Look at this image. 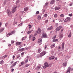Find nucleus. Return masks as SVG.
<instances>
[{
	"label": "nucleus",
	"mask_w": 73,
	"mask_h": 73,
	"mask_svg": "<svg viewBox=\"0 0 73 73\" xmlns=\"http://www.w3.org/2000/svg\"><path fill=\"white\" fill-rule=\"evenodd\" d=\"M30 64H27L25 66V67H28V66H30Z\"/></svg>",
	"instance_id": "37"
},
{
	"label": "nucleus",
	"mask_w": 73,
	"mask_h": 73,
	"mask_svg": "<svg viewBox=\"0 0 73 73\" xmlns=\"http://www.w3.org/2000/svg\"><path fill=\"white\" fill-rule=\"evenodd\" d=\"M28 61V60L27 59V60H26L25 61V62H27Z\"/></svg>",
	"instance_id": "58"
},
{
	"label": "nucleus",
	"mask_w": 73,
	"mask_h": 73,
	"mask_svg": "<svg viewBox=\"0 0 73 73\" xmlns=\"http://www.w3.org/2000/svg\"><path fill=\"white\" fill-rule=\"evenodd\" d=\"M24 53H25V52H23L21 54V56L24 55Z\"/></svg>",
	"instance_id": "46"
},
{
	"label": "nucleus",
	"mask_w": 73,
	"mask_h": 73,
	"mask_svg": "<svg viewBox=\"0 0 73 73\" xmlns=\"http://www.w3.org/2000/svg\"><path fill=\"white\" fill-rule=\"evenodd\" d=\"M18 50L20 51V52H23L24 51V50H26V49H25V48H23L20 49Z\"/></svg>",
	"instance_id": "7"
},
{
	"label": "nucleus",
	"mask_w": 73,
	"mask_h": 73,
	"mask_svg": "<svg viewBox=\"0 0 73 73\" xmlns=\"http://www.w3.org/2000/svg\"><path fill=\"white\" fill-rule=\"evenodd\" d=\"M58 21L59 22H62V20H61V19H59Z\"/></svg>",
	"instance_id": "40"
},
{
	"label": "nucleus",
	"mask_w": 73,
	"mask_h": 73,
	"mask_svg": "<svg viewBox=\"0 0 73 73\" xmlns=\"http://www.w3.org/2000/svg\"><path fill=\"white\" fill-rule=\"evenodd\" d=\"M54 3V0H52L50 2V4H53Z\"/></svg>",
	"instance_id": "21"
},
{
	"label": "nucleus",
	"mask_w": 73,
	"mask_h": 73,
	"mask_svg": "<svg viewBox=\"0 0 73 73\" xmlns=\"http://www.w3.org/2000/svg\"><path fill=\"white\" fill-rule=\"evenodd\" d=\"M44 65H45L46 67H49L50 66V64H48V63H44Z\"/></svg>",
	"instance_id": "10"
},
{
	"label": "nucleus",
	"mask_w": 73,
	"mask_h": 73,
	"mask_svg": "<svg viewBox=\"0 0 73 73\" xmlns=\"http://www.w3.org/2000/svg\"><path fill=\"white\" fill-rule=\"evenodd\" d=\"M41 52V49L40 48H39L38 50V52L40 53Z\"/></svg>",
	"instance_id": "30"
},
{
	"label": "nucleus",
	"mask_w": 73,
	"mask_h": 73,
	"mask_svg": "<svg viewBox=\"0 0 73 73\" xmlns=\"http://www.w3.org/2000/svg\"><path fill=\"white\" fill-rule=\"evenodd\" d=\"M27 34H29L30 33H31V31H29L27 32Z\"/></svg>",
	"instance_id": "45"
},
{
	"label": "nucleus",
	"mask_w": 73,
	"mask_h": 73,
	"mask_svg": "<svg viewBox=\"0 0 73 73\" xmlns=\"http://www.w3.org/2000/svg\"><path fill=\"white\" fill-rule=\"evenodd\" d=\"M70 69H71V68L70 67L68 68L66 72V73H68V72H70Z\"/></svg>",
	"instance_id": "12"
},
{
	"label": "nucleus",
	"mask_w": 73,
	"mask_h": 73,
	"mask_svg": "<svg viewBox=\"0 0 73 73\" xmlns=\"http://www.w3.org/2000/svg\"><path fill=\"white\" fill-rule=\"evenodd\" d=\"M44 17H47L48 16V14H45L44 15Z\"/></svg>",
	"instance_id": "39"
},
{
	"label": "nucleus",
	"mask_w": 73,
	"mask_h": 73,
	"mask_svg": "<svg viewBox=\"0 0 73 73\" xmlns=\"http://www.w3.org/2000/svg\"><path fill=\"white\" fill-rule=\"evenodd\" d=\"M17 63V62H14L13 64L12 65V66H15L16 65V64Z\"/></svg>",
	"instance_id": "17"
},
{
	"label": "nucleus",
	"mask_w": 73,
	"mask_h": 73,
	"mask_svg": "<svg viewBox=\"0 0 73 73\" xmlns=\"http://www.w3.org/2000/svg\"><path fill=\"white\" fill-rule=\"evenodd\" d=\"M54 46H55V44H52L51 46V48H54Z\"/></svg>",
	"instance_id": "29"
},
{
	"label": "nucleus",
	"mask_w": 73,
	"mask_h": 73,
	"mask_svg": "<svg viewBox=\"0 0 73 73\" xmlns=\"http://www.w3.org/2000/svg\"><path fill=\"white\" fill-rule=\"evenodd\" d=\"M23 46L22 45H20V46L19 47V48H21Z\"/></svg>",
	"instance_id": "54"
},
{
	"label": "nucleus",
	"mask_w": 73,
	"mask_h": 73,
	"mask_svg": "<svg viewBox=\"0 0 73 73\" xmlns=\"http://www.w3.org/2000/svg\"><path fill=\"white\" fill-rule=\"evenodd\" d=\"M20 55L17 56V58H20Z\"/></svg>",
	"instance_id": "63"
},
{
	"label": "nucleus",
	"mask_w": 73,
	"mask_h": 73,
	"mask_svg": "<svg viewBox=\"0 0 73 73\" xmlns=\"http://www.w3.org/2000/svg\"><path fill=\"white\" fill-rule=\"evenodd\" d=\"M29 29H30V28H31V27H32V26L31 25H29Z\"/></svg>",
	"instance_id": "53"
},
{
	"label": "nucleus",
	"mask_w": 73,
	"mask_h": 73,
	"mask_svg": "<svg viewBox=\"0 0 73 73\" xmlns=\"http://www.w3.org/2000/svg\"><path fill=\"white\" fill-rule=\"evenodd\" d=\"M4 62L3 60H2L0 62V64H3Z\"/></svg>",
	"instance_id": "33"
},
{
	"label": "nucleus",
	"mask_w": 73,
	"mask_h": 73,
	"mask_svg": "<svg viewBox=\"0 0 73 73\" xmlns=\"http://www.w3.org/2000/svg\"><path fill=\"white\" fill-rule=\"evenodd\" d=\"M53 59H54V57L53 56H52L49 58V60H53Z\"/></svg>",
	"instance_id": "13"
},
{
	"label": "nucleus",
	"mask_w": 73,
	"mask_h": 73,
	"mask_svg": "<svg viewBox=\"0 0 73 73\" xmlns=\"http://www.w3.org/2000/svg\"><path fill=\"white\" fill-rule=\"evenodd\" d=\"M38 34H40L41 33V29L40 28H39L38 29Z\"/></svg>",
	"instance_id": "25"
},
{
	"label": "nucleus",
	"mask_w": 73,
	"mask_h": 73,
	"mask_svg": "<svg viewBox=\"0 0 73 73\" xmlns=\"http://www.w3.org/2000/svg\"><path fill=\"white\" fill-rule=\"evenodd\" d=\"M1 25H2L1 22H0V27H1Z\"/></svg>",
	"instance_id": "59"
},
{
	"label": "nucleus",
	"mask_w": 73,
	"mask_h": 73,
	"mask_svg": "<svg viewBox=\"0 0 73 73\" xmlns=\"http://www.w3.org/2000/svg\"><path fill=\"white\" fill-rule=\"evenodd\" d=\"M17 8V7L16 6L15 7H14L12 10V13H14V12H15L16 11V9Z\"/></svg>",
	"instance_id": "3"
},
{
	"label": "nucleus",
	"mask_w": 73,
	"mask_h": 73,
	"mask_svg": "<svg viewBox=\"0 0 73 73\" xmlns=\"http://www.w3.org/2000/svg\"><path fill=\"white\" fill-rule=\"evenodd\" d=\"M72 5H73V3H70V6H72Z\"/></svg>",
	"instance_id": "60"
},
{
	"label": "nucleus",
	"mask_w": 73,
	"mask_h": 73,
	"mask_svg": "<svg viewBox=\"0 0 73 73\" xmlns=\"http://www.w3.org/2000/svg\"><path fill=\"white\" fill-rule=\"evenodd\" d=\"M64 45H65V43H63L62 45V49H63V50L64 49Z\"/></svg>",
	"instance_id": "18"
},
{
	"label": "nucleus",
	"mask_w": 73,
	"mask_h": 73,
	"mask_svg": "<svg viewBox=\"0 0 73 73\" xmlns=\"http://www.w3.org/2000/svg\"><path fill=\"white\" fill-rule=\"evenodd\" d=\"M11 33H12V34H14V33H15V31H13L11 32Z\"/></svg>",
	"instance_id": "43"
},
{
	"label": "nucleus",
	"mask_w": 73,
	"mask_h": 73,
	"mask_svg": "<svg viewBox=\"0 0 73 73\" xmlns=\"http://www.w3.org/2000/svg\"><path fill=\"white\" fill-rule=\"evenodd\" d=\"M10 35H12V33H9L7 35V37H9V36H10Z\"/></svg>",
	"instance_id": "32"
},
{
	"label": "nucleus",
	"mask_w": 73,
	"mask_h": 73,
	"mask_svg": "<svg viewBox=\"0 0 73 73\" xmlns=\"http://www.w3.org/2000/svg\"><path fill=\"white\" fill-rule=\"evenodd\" d=\"M41 68V65L40 64H39L37 66L36 69L37 70H39Z\"/></svg>",
	"instance_id": "6"
},
{
	"label": "nucleus",
	"mask_w": 73,
	"mask_h": 73,
	"mask_svg": "<svg viewBox=\"0 0 73 73\" xmlns=\"http://www.w3.org/2000/svg\"><path fill=\"white\" fill-rule=\"evenodd\" d=\"M37 19H38L39 20H40L41 19V16H38V17H37Z\"/></svg>",
	"instance_id": "24"
},
{
	"label": "nucleus",
	"mask_w": 73,
	"mask_h": 73,
	"mask_svg": "<svg viewBox=\"0 0 73 73\" xmlns=\"http://www.w3.org/2000/svg\"><path fill=\"white\" fill-rule=\"evenodd\" d=\"M47 46H48L47 45H45V46L44 49H46V48H47Z\"/></svg>",
	"instance_id": "51"
},
{
	"label": "nucleus",
	"mask_w": 73,
	"mask_h": 73,
	"mask_svg": "<svg viewBox=\"0 0 73 73\" xmlns=\"http://www.w3.org/2000/svg\"><path fill=\"white\" fill-rule=\"evenodd\" d=\"M57 35H55L53 38L52 39H54V38H56V36Z\"/></svg>",
	"instance_id": "44"
},
{
	"label": "nucleus",
	"mask_w": 73,
	"mask_h": 73,
	"mask_svg": "<svg viewBox=\"0 0 73 73\" xmlns=\"http://www.w3.org/2000/svg\"><path fill=\"white\" fill-rule=\"evenodd\" d=\"M60 9V7H55V11H57V10H58Z\"/></svg>",
	"instance_id": "14"
},
{
	"label": "nucleus",
	"mask_w": 73,
	"mask_h": 73,
	"mask_svg": "<svg viewBox=\"0 0 73 73\" xmlns=\"http://www.w3.org/2000/svg\"><path fill=\"white\" fill-rule=\"evenodd\" d=\"M7 57V55H6L3 56V57H4V58H5V57Z\"/></svg>",
	"instance_id": "55"
},
{
	"label": "nucleus",
	"mask_w": 73,
	"mask_h": 73,
	"mask_svg": "<svg viewBox=\"0 0 73 73\" xmlns=\"http://www.w3.org/2000/svg\"><path fill=\"white\" fill-rule=\"evenodd\" d=\"M14 70V69L13 68L11 69V72H13Z\"/></svg>",
	"instance_id": "64"
},
{
	"label": "nucleus",
	"mask_w": 73,
	"mask_h": 73,
	"mask_svg": "<svg viewBox=\"0 0 73 73\" xmlns=\"http://www.w3.org/2000/svg\"><path fill=\"white\" fill-rule=\"evenodd\" d=\"M19 3V0H18L16 1V4H17V3Z\"/></svg>",
	"instance_id": "50"
},
{
	"label": "nucleus",
	"mask_w": 73,
	"mask_h": 73,
	"mask_svg": "<svg viewBox=\"0 0 73 73\" xmlns=\"http://www.w3.org/2000/svg\"><path fill=\"white\" fill-rule=\"evenodd\" d=\"M39 13V11H37L36 13V15H37Z\"/></svg>",
	"instance_id": "42"
},
{
	"label": "nucleus",
	"mask_w": 73,
	"mask_h": 73,
	"mask_svg": "<svg viewBox=\"0 0 73 73\" xmlns=\"http://www.w3.org/2000/svg\"><path fill=\"white\" fill-rule=\"evenodd\" d=\"M25 38H26V37H23L22 39V40L23 41V40H25Z\"/></svg>",
	"instance_id": "38"
},
{
	"label": "nucleus",
	"mask_w": 73,
	"mask_h": 73,
	"mask_svg": "<svg viewBox=\"0 0 73 73\" xmlns=\"http://www.w3.org/2000/svg\"><path fill=\"white\" fill-rule=\"evenodd\" d=\"M46 54V51H44L40 53L39 55V57H42V56H44V55H45V54Z\"/></svg>",
	"instance_id": "1"
},
{
	"label": "nucleus",
	"mask_w": 73,
	"mask_h": 73,
	"mask_svg": "<svg viewBox=\"0 0 73 73\" xmlns=\"http://www.w3.org/2000/svg\"><path fill=\"white\" fill-rule=\"evenodd\" d=\"M42 36L44 38H45V37H47V35L45 33L43 34H42Z\"/></svg>",
	"instance_id": "11"
},
{
	"label": "nucleus",
	"mask_w": 73,
	"mask_h": 73,
	"mask_svg": "<svg viewBox=\"0 0 73 73\" xmlns=\"http://www.w3.org/2000/svg\"><path fill=\"white\" fill-rule=\"evenodd\" d=\"M7 25H8V23H6L5 24V27H6Z\"/></svg>",
	"instance_id": "61"
},
{
	"label": "nucleus",
	"mask_w": 73,
	"mask_h": 73,
	"mask_svg": "<svg viewBox=\"0 0 73 73\" xmlns=\"http://www.w3.org/2000/svg\"><path fill=\"white\" fill-rule=\"evenodd\" d=\"M16 45H20L21 44V42H17L16 43Z\"/></svg>",
	"instance_id": "20"
},
{
	"label": "nucleus",
	"mask_w": 73,
	"mask_h": 73,
	"mask_svg": "<svg viewBox=\"0 0 73 73\" xmlns=\"http://www.w3.org/2000/svg\"><path fill=\"white\" fill-rule=\"evenodd\" d=\"M31 48V46H30L26 48H25L26 50H27L28 49H30V48Z\"/></svg>",
	"instance_id": "27"
},
{
	"label": "nucleus",
	"mask_w": 73,
	"mask_h": 73,
	"mask_svg": "<svg viewBox=\"0 0 73 73\" xmlns=\"http://www.w3.org/2000/svg\"><path fill=\"white\" fill-rule=\"evenodd\" d=\"M48 20H46V21H45L46 23H48Z\"/></svg>",
	"instance_id": "57"
},
{
	"label": "nucleus",
	"mask_w": 73,
	"mask_h": 73,
	"mask_svg": "<svg viewBox=\"0 0 73 73\" xmlns=\"http://www.w3.org/2000/svg\"><path fill=\"white\" fill-rule=\"evenodd\" d=\"M7 13L9 17H11L12 16V14H11V12L9 9H8L7 10Z\"/></svg>",
	"instance_id": "2"
},
{
	"label": "nucleus",
	"mask_w": 73,
	"mask_h": 73,
	"mask_svg": "<svg viewBox=\"0 0 73 73\" xmlns=\"http://www.w3.org/2000/svg\"><path fill=\"white\" fill-rule=\"evenodd\" d=\"M41 42H42V39H39L38 40V43H41Z\"/></svg>",
	"instance_id": "16"
},
{
	"label": "nucleus",
	"mask_w": 73,
	"mask_h": 73,
	"mask_svg": "<svg viewBox=\"0 0 73 73\" xmlns=\"http://www.w3.org/2000/svg\"><path fill=\"white\" fill-rule=\"evenodd\" d=\"M13 62H14L13 61H12V62H10V63H11V64H13Z\"/></svg>",
	"instance_id": "62"
},
{
	"label": "nucleus",
	"mask_w": 73,
	"mask_h": 73,
	"mask_svg": "<svg viewBox=\"0 0 73 73\" xmlns=\"http://www.w3.org/2000/svg\"><path fill=\"white\" fill-rule=\"evenodd\" d=\"M70 17H67L66 19L64 20V22H67V21H70Z\"/></svg>",
	"instance_id": "5"
},
{
	"label": "nucleus",
	"mask_w": 73,
	"mask_h": 73,
	"mask_svg": "<svg viewBox=\"0 0 73 73\" xmlns=\"http://www.w3.org/2000/svg\"><path fill=\"white\" fill-rule=\"evenodd\" d=\"M54 18H56V17H57L58 16V15H57V14H55L54 15Z\"/></svg>",
	"instance_id": "36"
},
{
	"label": "nucleus",
	"mask_w": 73,
	"mask_h": 73,
	"mask_svg": "<svg viewBox=\"0 0 73 73\" xmlns=\"http://www.w3.org/2000/svg\"><path fill=\"white\" fill-rule=\"evenodd\" d=\"M63 65L64 66H66V65H67V63L65 62L64 63H63Z\"/></svg>",
	"instance_id": "26"
},
{
	"label": "nucleus",
	"mask_w": 73,
	"mask_h": 73,
	"mask_svg": "<svg viewBox=\"0 0 73 73\" xmlns=\"http://www.w3.org/2000/svg\"><path fill=\"white\" fill-rule=\"evenodd\" d=\"M15 58V55H14L13 56V60H14V58Z\"/></svg>",
	"instance_id": "49"
},
{
	"label": "nucleus",
	"mask_w": 73,
	"mask_h": 73,
	"mask_svg": "<svg viewBox=\"0 0 73 73\" xmlns=\"http://www.w3.org/2000/svg\"><path fill=\"white\" fill-rule=\"evenodd\" d=\"M69 16L70 17H72V15L71 14H69Z\"/></svg>",
	"instance_id": "48"
},
{
	"label": "nucleus",
	"mask_w": 73,
	"mask_h": 73,
	"mask_svg": "<svg viewBox=\"0 0 73 73\" xmlns=\"http://www.w3.org/2000/svg\"><path fill=\"white\" fill-rule=\"evenodd\" d=\"M47 67H46L45 65H44V66L43 67V68L44 69H45L46 68H47Z\"/></svg>",
	"instance_id": "52"
},
{
	"label": "nucleus",
	"mask_w": 73,
	"mask_h": 73,
	"mask_svg": "<svg viewBox=\"0 0 73 73\" xmlns=\"http://www.w3.org/2000/svg\"><path fill=\"white\" fill-rule=\"evenodd\" d=\"M22 25H23V24L21 23L18 26L19 27H21V26H22Z\"/></svg>",
	"instance_id": "41"
},
{
	"label": "nucleus",
	"mask_w": 73,
	"mask_h": 73,
	"mask_svg": "<svg viewBox=\"0 0 73 73\" xmlns=\"http://www.w3.org/2000/svg\"><path fill=\"white\" fill-rule=\"evenodd\" d=\"M14 42H15L13 40H12L11 41V44H13Z\"/></svg>",
	"instance_id": "56"
},
{
	"label": "nucleus",
	"mask_w": 73,
	"mask_h": 73,
	"mask_svg": "<svg viewBox=\"0 0 73 73\" xmlns=\"http://www.w3.org/2000/svg\"><path fill=\"white\" fill-rule=\"evenodd\" d=\"M28 9V7H26V8H25L24 9V11L25 12H27V10Z\"/></svg>",
	"instance_id": "28"
},
{
	"label": "nucleus",
	"mask_w": 73,
	"mask_h": 73,
	"mask_svg": "<svg viewBox=\"0 0 73 73\" xmlns=\"http://www.w3.org/2000/svg\"><path fill=\"white\" fill-rule=\"evenodd\" d=\"M53 29V27L52 26H51L50 28H48L47 29V31H50V30H51V29Z\"/></svg>",
	"instance_id": "19"
},
{
	"label": "nucleus",
	"mask_w": 73,
	"mask_h": 73,
	"mask_svg": "<svg viewBox=\"0 0 73 73\" xmlns=\"http://www.w3.org/2000/svg\"><path fill=\"white\" fill-rule=\"evenodd\" d=\"M59 38H62V37H63V34H60V35L59 36Z\"/></svg>",
	"instance_id": "22"
},
{
	"label": "nucleus",
	"mask_w": 73,
	"mask_h": 73,
	"mask_svg": "<svg viewBox=\"0 0 73 73\" xmlns=\"http://www.w3.org/2000/svg\"><path fill=\"white\" fill-rule=\"evenodd\" d=\"M62 27V26H59L56 28V30L57 31H58L60 30V29H61V28Z\"/></svg>",
	"instance_id": "9"
},
{
	"label": "nucleus",
	"mask_w": 73,
	"mask_h": 73,
	"mask_svg": "<svg viewBox=\"0 0 73 73\" xmlns=\"http://www.w3.org/2000/svg\"><path fill=\"white\" fill-rule=\"evenodd\" d=\"M53 42H56V41H58V39H54L53 40Z\"/></svg>",
	"instance_id": "23"
},
{
	"label": "nucleus",
	"mask_w": 73,
	"mask_h": 73,
	"mask_svg": "<svg viewBox=\"0 0 73 73\" xmlns=\"http://www.w3.org/2000/svg\"><path fill=\"white\" fill-rule=\"evenodd\" d=\"M60 17H64V15L63 14H62L60 15Z\"/></svg>",
	"instance_id": "35"
},
{
	"label": "nucleus",
	"mask_w": 73,
	"mask_h": 73,
	"mask_svg": "<svg viewBox=\"0 0 73 73\" xmlns=\"http://www.w3.org/2000/svg\"><path fill=\"white\" fill-rule=\"evenodd\" d=\"M38 33V31H36L35 36H36V35H37Z\"/></svg>",
	"instance_id": "47"
},
{
	"label": "nucleus",
	"mask_w": 73,
	"mask_h": 73,
	"mask_svg": "<svg viewBox=\"0 0 73 73\" xmlns=\"http://www.w3.org/2000/svg\"><path fill=\"white\" fill-rule=\"evenodd\" d=\"M68 37H71V35H72V32L71 31H69L68 33Z\"/></svg>",
	"instance_id": "8"
},
{
	"label": "nucleus",
	"mask_w": 73,
	"mask_h": 73,
	"mask_svg": "<svg viewBox=\"0 0 73 73\" xmlns=\"http://www.w3.org/2000/svg\"><path fill=\"white\" fill-rule=\"evenodd\" d=\"M33 37V35H31L29 36V38H33L32 41H35V40L36 39V38H35V37H33V38L32 37Z\"/></svg>",
	"instance_id": "4"
},
{
	"label": "nucleus",
	"mask_w": 73,
	"mask_h": 73,
	"mask_svg": "<svg viewBox=\"0 0 73 73\" xmlns=\"http://www.w3.org/2000/svg\"><path fill=\"white\" fill-rule=\"evenodd\" d=\"M4 30V28H2L1 29H0V32H2V31Z\"/></svg>",
	"instance_id": "31"
},
{
	"label": "nucleus",
	"mask_w": 73,
	"mask_h": 73,
	"mask_svg": "<svg viewBox=\"0 0 73 73\" xmlns=\"http://www.w3.org/2000/svg\"><path fill=\"white\" fill-rule=\"evenodd\" d=\"M48 5V2H46V3H45V6H44V7H46V6H47Z\"/></svg>",
	"instance_id": "34"
},
{
	"label": "nucleus",
	"mask_w": 73,
	"mask_h": 73,
	"mask_svg": "<svg viewBox=\"0 0 73 73\" xmlns=\"http://www.w3.org/2000/svg\"><path fill=\"white\" fill-rule=\"evenodd\" d=\"M24 64V62L22 61L21 62V65L20 64L19 65V66H23Z\"/></svg>",
	"instance_id": "15"
}]
</instances>
